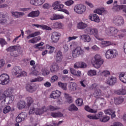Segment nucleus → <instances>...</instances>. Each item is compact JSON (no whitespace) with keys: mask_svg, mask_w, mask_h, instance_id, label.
Wrapping results in <instances>:
<instances>
[{"mask_svg":"<svg viewBox=\"0 0 126 126\" xmlns=\"http://www.w3.org/2000/svg\"><path fill=\"white\" fill-rule=\"evenodd\" d=\"M116 94L118 95H126V90L125 89H120L116 91Z\"/></svg>","mask_w":126,"mask_h":126,"instance_id":"09e8293b","label":"nucleus"},{"mask_svg":"<svg viewBox=\"0 0 126 126\" xmlns=\"http://www.w3.org/2000/svg\"><path fill=\"white\" fill-rule=\"evenodd\" d=\"M85 33H86V34H89V35H94L97 40H99V41H103L102 38H99V36H98L97 29H93L92 28H87L85 30Z\"/></svg>","mask_w":126,"mask_h":126,"instance_id":"f03ea898","label":"nucleus"},{"mask_svg":"<svg viewBox=\"0 0 126 126\" xmlns=\"http://www.w3.org/2000/svg\"><path fill=\"white\" fill-rule=\"evenodd\" d=\"M64 97L66 100V102L69 104H71L72 102V97L69 96V95L66 93H64Z\"/></svg>","mask_w":126,"mask_h":126,"instance_id":"4c0bfd02","label":"nucleus"},{"mask_svg":"<svg viewBox=\"0 0 126 126\" xmlns=\"http://www.w3.org/2000/svg\"><path fill=\"white\" fill-rule=\"evenodd\" d=\"M104 113L106 115H110L111 116V119H113V118H115L116 117V112L113 111L112 109L105 110Z\"/></svg>","mask_w":126,"mask_h":126,"instance_id":"bb28decb","label":"nucleus"},{"mask_svg":"<svg viewBox=\"0 0 126 126\" xmlns=\"http://www.w3.org/2000/svg\"><path fill=\"white\" fill-rule=\"evenodd\" d=\"M124 102V98L122 97L115 98H114V103L116 105H120Z\"/></svg>","mask_w":126,"mask_h":126,"instance_id":"58836bf2","label":"nucleus"},{"mask_svg":"<svg viewBox=\"0 0 126 126\" xmlns=\"http://www.w3.org/2000/svg\"><path fill=\"white\" fill-rule=\"evenodd\" d=\"M44 45V42H41L39 43L36 44L35 45V49H39V51H42L43 49H44V47H42Z\"/></svg>","mask_w":126,"mask_h":126,"instance_id":"8fccbe9b","label":"nucleus"},{"mask_svg":"<svg viewBox=\"0 0 126 126\" xmlns=\"http://www.w3.org/2000/svg\"><path fill=\"white\" fill-rule=\"evenodd\" d=\"M89 19L91 20V21H94V22H96V23H99L100 22V18L99 16H98L96 14H92L89 16Z\"/></svg>","mask_w":126,"mask_h":126,"instance_id":"dca6fc26","label":"nucleus"},{"mask_svg":"<svg viewBox=\"0 0 126 126\" xmlns=\"http://www.w3.org/2000/svg\"><path fill=\"white\" fill-rule=\"evenodd\" d=\"M45 108L46 109V111L44 112H47V111H57V110H59L60 108L59 107H55L52 105H49L47 106V107H46L45 106Z\"/></svg>","mask_w":126,"mask_h":126,"instance_id":"a19ab883","label":"nucleus"},{"mask_svg":"<svg viewBox=\"0 0 126 126\" xmlns=\"http://www.w3.org/2000/svg\"><path fill=\"white\" fill-rule=\"evenodd\" d=\"M38 15H40V11H32L28 15V17L34 18V17H38Z\"/></svg>","mask_w":126,"mask_h":126,"instance_id":"b1692460","label":"nucleus"},{"mask_svg":"<svg viewBox=\"0 0 126 126\" xmlns=\"http://www.w3.org/2000/svg\"><path fill=\"white\" fill-rule=\"evenodd\" d=\"M70 71L73 75H75V76H77L78 77H80L81 76V71H77L74 69L73 68H70Z\"/></svg>","mask_w":126,"mask_h":126,"instance_id":"5701e85b","label":"nucleus"},{"mask_svg":"<svg viewBox=\"0 0 126 126\" xmlns=\"http://www.w3.org/2000/svg\"><path fill=\"white\" fill-rule=\"evenodd\" d=\"M26 100L27 102V105L28 106V107H30V106L32 105L33 102H34V100L33 99V98H32V97L30 96L27 97L26 98Z\"/></svg>","mask_w":126,"mask_h":126,"instance_id":"a18cd8bd","label":"nucleus"},{"mask_svg":"<svg viewBox=\"0 0 126 126\" xmlns=\"http://www.w3.org/2000/svg\"><path fill=\"white\" fill-rule=\"evenodd\" d=\"M117 8V10H121V9H123V11L126 13V6L124 5H117L114 6V8Z\"/></svg>","mask_w":126,"mask_h":126,"instance_id":"37998d69","label":"nucleus"},{"mask_svg":"<svg viewBox=\"0 0 126 126\" xmlns=\"http://www.w3.org/2000/svg\"><path fill=\"white\" fill-rule=\"evenodd\" d=\"M26 88L28 92H30L31 93L34 92V89H33V87L31 85H27Z\"/></svg>","mask_w":126,"mask_h":126,"instance_id":"603ef678","label":"nucleus"},{"mask_svg":"<svg viewBox=\"0 0 126 126\" xmlns=\"http://www.w3.org/2000/svg\"><path fill=\"white\" fill-rule=\"evenodd\" d=\"M87 65L85 63L78 62L74 64V68H86Z\"/></svg>","mask_w":126,"mask_h":126,"instance_id":"aec40b11","label":"nucleus"},{"mask_svg":"<svg viewBox=\"0 0 126 126\" xmlns=\"http://www.w3.org/2000/svg\"><path fill=\"white\" fill-rule=\"evenodd\" d=\"M61 94H62L61 91L56 90L52 92L50 94V97L53 99H58V98L61 96Z\"/></svg>","mask_w":126,"mask_h":126,"instance_id":"a211bd4d","label":"nucleus"},{"mask_svg":"<svg viewBox=\"0 0 126 126\" xmlns=\"http://www.w3.org/2000/svg\"><path fill=\"white\" fill-rule=\"evenodd\" d=\"M45 1H46V0H36V6L42 5Z\"/></svg>","mask_w":126,"mask_h":126,"instance_id":"0e129e2a","label":"nucleus"},{"mask_svg":"<svg viewBox=\"0 0 126 126\" xmlns=\"http://www.w3.org/2000/svg\"><path fill=\"white\" fill-rule=\"evenodd\" d=\"M32 26H33V27H34V26H35V27H36V28H42V29H44V30H49V31L52 30V28H51V27H49L46 25L42 26V25H38V24H32Z\"/></svg>","mask_w":126,"mask_h":126,"instance_id":"4be33fe9","label":"nucleus"},{"mask_svg":"<svg viewBox=\"0 0 126 126\" xmlns=\"http://www.w3.org/2000/svg\"><path fill=\"white\" fill-rule=\"evenodd\" d=\"M119 79L123 83H126V72L121 73L119 75Z\"/></svg>","mask_w":126,"mask_h":126,"instance_id":"c756f323","label":"nucleus"},{"mask_svg":"<svg viewBox=\"0 0 126 126\" xmlns=\"http://www.w3.org/2000/svg\"><path fill=\"white\" fill-rule=\"evenodd\" d=\"M32 68L34 70L32 71V74H33V75H35V76H38V75L40 74V72L38 71L39 70V69H40V68H39V66L38 65H35L34 66H33Z\"/></svg>","mask_w":126,"mask_h":126,"instance_id":"a878e982","label":"nucleus"},{"mask_svg":"<svg viewBox=\"0 0 126 126\" xmlns=\"http://www.w3.org/2000/svg\"><path fill=\"white\" fill-rule=\"evenodd\" d=\"M26 106V103L25 101L20 100L17 104V107L19 110H22V109H24L25 106Z\"/></svg>","mask_w":126,"mask_h":126,"instance_id":"393cba45","label":"nucleus"},{"mask_svg":"<svg viewBox=\"0 0 126 126\" xmlns=\"http://www.w3.org/2000/svg\"><path fill=\"white\" fill-rule=\"evenodd\" d=\"M46 49H48V50H49L48 52V54L49 55H52L53 53L55 51V50L56 49V48L54 46H52L51 45H49L48 44L46 45Z\"/></svg>","mask_w":126,"mask_h":126,"instance_id":"72a5a7b5","label":"nucleus"},{"mask_svg":"<svg viewBox=\"0 0 126 126\" xmlns=\"http://www.w3.org/2000/svg\"><path fill=\"white\" fill-rule=\"evenodd\" d=\"M84 51L81 49L80 47L76 48L72 52V56L73 58H77L80 55H83Z\"/></svg>","mask_w":126,"mask_h":126,"instance_id":"1a4fd4ad","label":"nucleus"},{"mask_svg":"<svg viewBox=\"0 0 126 126\" xmlns=\"http://www.w3.org/2000/svg\"><path fill=\"white\" fill-rule=\"evenodd\" d=\"M111 74V72L108 70H104L101 73V75L102 76H105V77H107V76H109Z\"/></svg>","mask_w":126,"mask_h":126,"instance_id":"13d9d810","label":"nucleus"},{"mask_svg":"<svg viewBox=\"0 0 126 126\" xmlns=\"http://www.w3.org/2000/svg\"><path fill=\"white\" fill-rule=\"evenodd\" d=\"M68 110L70 112H72L73 111H78V108H77L75 105L72 104L69 106Z\"/></svg>","mask_w":126,"mask_h":126,"instance_id":"c03bdc74","label":"nucleus"},{"mask_svg":"<svg viewBox=\"0 0 126 126\" xmlns=\"http://www.w3.org/2000/svg\"><path fill=\"white\" fill-rule=\"evenodd\" d=\"M97 87H98V84L94 83L90 86V89H91V90H93V89L96 90V89H97Z\"/></svg>","mask_w":126,"mask_h":126,"instance_id":"69168bd1","label":"nucleus"},{"mask_svg":"<svg viewBox=\"0 0 126 126\" xmlns=\"http://www.w3.org/2000/svg\"><path fill=\"white\" fill-rule=\"evenodd\" d=\"M58 79H59V77H58V76H57V75H54L51 77V82H52V83H53L55 82V81H57V80H58Z\"/></svg>","mask_w":126,"mask_h":126,"instance_id":"338daca9","label":"nucleus"},{"mask_svg":"<svg viewBox=\"0 0 126 126\" xmlns=\"http://www.w3.org/2000/svg\"><path fill=\"white\" fill-rule=\"evenodd\" d=\"M94 95L95 98H99L102 95V92L100 89H97L94 91Z\"/></svg>","mask_w":126,"mask_h":126,"instance_id":"c9c22d12","label":"nucleus"},{"mask_svg":"<svg viewBox=\"0 0 126 126\" xmlns=\"http://www.w3.org/2000/svg\"><path fill=\"white\" fill-rule=\"evenodd\" d=\"M110 120V117L108 116H104L102 119H100V121L102 123H106V122H108Z\"/></svg>","mask_w":126,"mask_h":126,"instance_id":"e2e57ef3","label":"nucleus"},{"mask_svg":"<svg viewBox=\"0 0 126 126\" xmlns=\"http://www.w3.org/2000/svg\"><path fill=\"white\" fill-rule=\"evenodd\" d=\"M12 14L13 16H14L16 18H19L21 17V16H23L25 14L24 12H12Z\"/></svg>","mask_w":126,"mask_h":126,"instance_id":"7c9ffc66","label":"nucleus"},{"mask_svg":"<svg viewBox=\"0 0 126 126\" xmlns=\"http://www.w3.org/2000/svg\"><path fill=\"white\" fill-rule=\"evenodd\" d=\"M9 95H10L9 90L5 91L3 94L0 92V101L3 100V102H5V99L7 97H9Z\"/></svg>","mask_w":126,"mask_h":126,"instance_id":"4468645a","label":"nucleus"},{"mask_svg":"<svg viewBox=\"0 0 126 126\" xmlns=\"http://www.w3.org/2000/svg\"><path fill=\"white\" fill-rule=\"evenodd\" d=\"M85 110L86 111H87V112H89L90 113H93L94 114L97 113V111L94 110L93 109L90 108V107H89V106H86L85 107Z\"/></svg>","mask_w":126,"mask_h":126,"instance_id":"3c124183","label":"nucleus"},{"mask_svg":"<svg viewBox=\"0 0 126 126\" xmlns=\"http://www.w3.org/2000/svg\"><path fill=\"white\" fill-rule=\"evenodd\" d=\"M77 27L78 29H85L87 27V24L81 22L78 23Z\"/></svg>","mask_w":126,"mask_h":126,"instance_id":"e433bc0d","label":"nucleus"},{"mask_svg":"<svg viewBox=\"0 0 126 126\" xmlns=\"http://www.w3.org/2000/svg\"><path fill=\"white\" fill-rule=\"evenodd\" d=\"M12 74L17 77L21 76V69L20 67L16 66L13 68Z\"/></svg>","mask_w":126,"mask_h":126,"instance_id":"ddd939ff","label":"nucleus"},{"mask_svg":"<svg viewBox=\"0 0 126 126\" xmlns=\"http://www.w3.org/2000/svg\"><path fill=\"white\" fill-rule=\"evenodd\" d=\"M64 18V16L63 15L54 14L50 19L51 20H58V19H63Z\"/></svg>","mask_w":126,"mask_h":126,"instance_id":"cd10ccee","label":"nucleus"},{"mask_svg":"<svg viewBox=\"0 0 126 126\" xmlns=\"http://www.w3.org/2000/svg\"><path fill=\"white\" fill-rule=\"evenodd\" d=\"M40 34H41V32H35L29 35L27 37V38L30 39V38H34V37L39 36V35H40Z\"/></svg>","mask_w":126,"mask_h":126,"instance_id":"f704fd0d","label":"nucleus"},{"mask_svg":"<svg viewBox=\"0 0 126 126\" xmlns=\"http://www.w3.org/2000/svg\"><path fill=\"white\" fill-rule=\"evenodd\" d=\"M63 58V53H62V51H59L57 52L56 56L55 58L56 62H57L58 63H62Z\"/></svg>","mask_w":126,"mask_h":126,"instance_id":"f3484780","label":"nucleus"},{"mask_svg":"<svg viewBox=\"0 0 126 126\" xmlns=\"http://www.w3.org/2000/svg\"><path fill=\"white\" fill-rule=\"evenodd\" d=\"M107 31H108V33H110L111 35L116 37V35H117L118 32H119V30L116 29V28L113 27H110L107 29Z\"/></svg>","mask_w":126,"mask_h":126,"instance_id":"2eb2a0df","label":"nucleus"},{"mask_svg":"<svg viewBox=\"0 0 126 126\" xmlns=\"http://www.w3.org/2000/svg\"><path fill=\"white\" fill-rule=\"evenodd\" d=\"M60 37H61V33L58 32H54L52 33L51 39L53 43H57L58 41L60 39Z\"/></svg>","mask_w":126,"mask_h":126,"instance_id":"9d476101","label":"nucleus"},{"mask_svg":"<svg viewBox=\"0 0 126 126\" xmlns=\"http://www.w3.org/2000/svg\"><path fill=\"white\" fill-rule=\"evenodd\" d=\"M76 104L77 106H82L83 104V99L82 98H78L76 100Z\"/></svg>","mask_w":126,"mask_h":126,"instance_id":"5fc2aeb1","label":"nucleus"},{"mask_svg":"<svg viewBox=\"0 0 126 126\" xmlns=\"http://www.w3.org/2000/svg\"><path fill=\"white\" fill-rule=\"evenodd\" d=\"M19 117H20L23 121L25 120V118L27 117V114L25 112H22L18 115Z\"/></svg>","mask_w":126,"mask_h":126,"instance_id":"4d7b16f0","label":"nucleus"},{"mask_svg":"<svg viewBox=\"0 0 126 126\" xmlns=\"http://www.w3.org/2000/svg\"><path fill=\"white\" fill-rule=\"evenodd\" d=\"M97 72L94 70H90L88 72V75L90 76H93L96 75Z\"/></svg>","mask_w":126,"mask_h":126,"instance_id":"6e6d98bb","label":"nucleus"},{"mask_svg":"<svg viewBox=\"0 0 126 126\" xmlns=\"http://www.w3.org/2000/svg\"><path fill=\"white\" fill-rule=\"evenodd\" d=\"M77 46V43L75 41L71 42L69 43V48L70 49H74Z\"/></svg>","mask_w":126,"mask_h":126,"instance_id":"bf43d9fd","label":"nucleus"},{"mask_svg":"<svg viewBox=\"0 0 126 126\" xmlns=\"http://www.w3.org/2000/svg\"><path fill=\"white\" fill-rule=\"evenodd\" d=\"M0 24L6 23V19H5V15L1 13H0Z\"/></svg>","mask_w":126,"mask_h":126,"instance_id":"473e14b6","label":"nucleus"},{"mask_svg":"<svg viewBox=\"0 0 126 126\" xmlns=\"http://www.w3.org/2000/svg\"><path fill=\"white\" fill-rule=\"evenodd\" d=\"M61 3V1H56L54 2L52 5V6L53 8V9L54 10H57V9H58V10H62V9H63V4H60Z\"/></svg>","mask_w":126,"mask_h":126,"instance_id":"9b49d317","label":"nucleus"},{"mask_svg":"<svg viewBox=\"0 0 126 126\" xmlns=\"http://www.w3.org/2000/svg\"><path fill=\"white\" fill-rule=\"evenodd\" d=\"M73 3H74V1L72 0H69L64 2V4L67 6H70V5H72Z\"/></svg>","mask_w":126,"mask_h":126,"instance_id":"052dcab7","label":"nucleus"},{"mask_svg":"<svg viewBox=\"0 0 126 126\" xmlns=\"http://www.w3.org/2000/svg\"><path fill=\"white\" fill-rule=\"evenodd\" d=\"M69 89L71 91H75L77 89V84L76 83L71 82L69 83Z\"/></svg>","mask_w":126,"mask_h":126,"instance_id":"c85d7f7f","label":"nucleus"},{"mask_svg":"<svg viewBox=\"0 0 126 126\" xmlns=\"http://www.w3.org/2000/svg\"><path fill=\"white\" fill-rule=\"evenodd\" d=\"M116 39H123L125 37V35L123 33H121L118 34V35H116V36H114Z\"/></svg>","mask_w":126,"mask_h":126,"instance_id":"774afa93","label":"nucleus"},{"mask_svg":"<svg viewBox=\"0 0 126 126\" xmlns=\"http://www.w3.org/2000/svg\"><path fill=\"white\" fill-rule=\"evenodd\" d=\"M80 40L84 41L85 43H89L91 41V37L88 34H82L80 36Z\"/></svg>","mask_w":126,"mask_h":126,"instance_id":"6ab92c4d","label":"nucleus"},{"mask_svg":"<svg viewBox=\"0 0 126 126\" xmlns=\"http://www.w3.org/2000/svg\"><path fill=\"white\" fill-rule=\"evenodd\" d=\"M91 63L95 68H99L104 63V60L100 55L96 54L91 60Z\"/></svg>","mask_w":126,"mask_h":126,"instance_id":"f257e3e1","label":"nucleus"},{"mask_svg":"<svg viewBox=\"0 0 126 126\" xmlns=\"http://www.w3.org/2000/svg\"><path fill=\"white\" fill-rule=\"evenodd\" d=\"M59 87H60L63 90H66V86L67 84L66 83H62V82H59L58 83Z\"/></svg>","mask_w":126,"mask_h":126,"instance_id":"ea45409f","label":"nucleus"},{"mask_svg":"<svg viewBox=\"0 0 126 126\" xmlns=\"http://www.w3.org/2000/svg\"><path fill=\"white\" fill-rule=\"evenodd\" d=\"M51 116L53 117V118H62V117L63 116V114L61 112H52L51 113Z\"/></svg>","mask_w":126,"mask_h":126,"instance_id":"2f4dec72","label":"nucleus"},{"mask_svg":"<svg viewBox=\"0 0 126 126\" xmlns=\"http://www.w3.org/2000/svg\"><path fill=\"white\" fill-rule=\"evenodd\" d=\"M47 111V109L45 106L42 107L41 109L39 108H35L34 107H31L30 111H29V115H32L33 114H35V115H42L43 113L46 112Z\"/></svg>","mask_w":126,"mask_h":126,"instance_id":"39448f33","label":"nucleus"},{"mask_svg":"<svg viewBox=\"0 0 126 126\" xmlns=\"http://www.w3.org/2000/svg\"><path fill=\"white\" fill-rule=\"evenodd\" d=\"M106 84L109 85V86H113L117 83V78L111 76L109 77L107 80L106 81Z\"/></svg>","mask_w":126,"mask_h":126,"instance_id":"f8f14e48","label":"nucleus"},{"mask_svg":"<svg viewBox=\"0 0 126 126\" xmlns=\"http://www.w3.org/2000/svg\"><path fill=\"white\" fill-rule=\"evenodd\" d=\"M104 10L102 9H96L94 10V13H97V14H99L100 15H102V13Z\"/></svg>","mask_w":126,"mask_h":126,"instance_id":"680f3d73","label":"nucleus"},{"mask_svg":"<svg viewBox=\"0 0 126 126\" xmlns=\"http://www.w3.org/2000/svg\"><path fill=\"white\" fill-rule=\"evenodd\" d=\"M52 28H59V29H61V28L63 27V25L62 24V23L56 22L52 24Z\"/></svg>","mask_w":126,"mask_h":126,"instance_id":"79ce46f5","label":"nucleus"},{"mask_svg":"<svg viewBox=\"0 0 126 126\" xmlns=\"http://www.w3.org/2000/svg\"><path fill=\"white\" fill-rule=\"evenodd\" d=\"M74 11L77 14H83L86 11V6L82 4H77L74 7Z\"/></svg>","mask_w":126,"mask_h":126,"instance_id":"423d86ee","label":"nucleus"},{"mask_svg":"<svg viewBox=\"0 0 126 126\" xmlns=\"http://www.w3.org/2000/svg\"><path fill=\"white\" fill-rule=\"evenodd\" d=\"M44 80V78L42 77H38L31 80V82H41Z\"/></svg>","mask_w":126,"mask_h":126,"instance_id":"de8ad7c7","label":"nucleus"},{"mask_svg":"<svg viewBox=\"0 0 126 126\" xmlns=\"http://www.w3.org/2000/svg\"><path fill=\"white\" fill-rule=\"evenodd\" d=\"M113 43L109 41H102L100 42V46L101 48H106V47H109V46H112Z\"/></svg>","mask_w":126,"mask_h":126,"instance_id":"412c9836","label":"nucleus"},{"mask_svg":"<svg viewBox=\"0 0 126 126\" xmlns=\"http://www.w3.org/2000/svg\"><path fill=\"white\" fill-rule=\"evenodd\" d=\"M9 83V76L6 74H2L0 75V84L6 85Z\"/></svg>","mask_w":126,"mask_h":126,"instance_id":"6e6552de","label":"nucleus"},{"mask_svg":"<svg viewBox=\"0 0 126 126\" xmlns=\"http://www.w3.org/2000/svg\"><path fill=\"white\" fill-rule=\"evenodd\" d=\"M19 50V47L17 46H10L9 48L6 49L7 52H10V56L14 57L15 58H17V57L19 56V53L18 52Z\"/></svg>","mask_w":126,"mask_h":126,"instance_id":"7ed1b4c3","label":"nucleus"},{"mask_svg":"<svg viewBox=\"0 0 126 126\" xmlns=\"http://www.w3.org/2000/svg\"><path fill=\"white\" fill-rule=\"evenodd\" d=\"M50 70L51 71V72H55V71H58V70H59V65H58L57 64L53 65L50 68Z\"/></svg>","mask_w":126,"mask_h":126,"instance_id":"49530a36","label":"nucleus"},{"mask_svg":"<svg viewBox=\"0 0 126 126\" xmlns=\"http://www.w3.org/2000/svg\"><path fill=\"white\" fill-rule=\"evenodd\" d=\"M117 56H118V51L116 49H108L105 53V57L108 60L116 58Z\"/></svg>","mask_w":126,"mask_h":126,"instance_id":"0eeeda50","label":"nucleus"},{"mask_svg":"<svg viewBox=\"0 0 126 126\" xmlns=\"http://www.w3.org/2000/svg\"><path fill=\"white\" fill-rule=\"evenodd\" d=\"M112 22L116 26H123L125 24V19L120 15L115 16L112 19Z\"/></svg>","mask_w":126,"mask_h":126,"instance_id":"20e7f679","label":"nucleus"},{"mask_svg":"<svg viewBox=\"0 0 126 126\" xmlns=\"http://www.w3.org/2000/svg\"><path fill=\"white\" fill-rule=\"evenodd\" d=\"M10 111H11V107L9 106H7L4 108L3 113L4 114H7V113H9Z\"/></svg>","mask_w":126,"mask_h":126,"instance_id":"864d4df0","label":"nucleus"}]
</instances>
